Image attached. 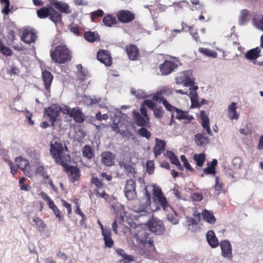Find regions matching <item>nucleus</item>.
Instances as JSON below:
<instances>
[{"label":"nucleus","mask_w":263,"mask_h":263,"mask_svg":"<svg viewBox=\"0 0 263 263\" xmlns=\"http://www.w3.org/2000/svg\"><path fill=\"white\" fill-rule=\"evenodd\" d=\"M260 50L258 47L251 49L247 51L246 58L249 60H256L259 56Z\"/></svg>","instance_id":"473e14b6"},{"label":"nucleus","mask_w":263,"mask_h":263,"mask_svg":"<svg viewBox=\"0 0 263 263\" xmlns=\"http://www.w3.org/2000/svg\"><path fill=\"white\" fill-rule=\"evenodd\" d=\"M64 167V171L67 174L70 182L74 183L80 179L81 173L77 166L69 165L66 162L61 165Z\"/></svg>","instance_id":"423d86ee"},{"label":"nucleus","mask_w":263,"mask_h":263,"mask_svg":"<svg viewBox=\"0 0 263 263\" xmlns=\"http://www.w3.org/2000/svg\"><path fill=\"white\" fill-rule=\"evenodd\" d=\"M200 119L202 121L201 125L203 128L210 135H212V131L210 126V121L208 115L204 110L200 111Z\"/></svg>","instance_id":"aec40b11"},{"label":"nucleus","mask_w":263,"mask_h":263,"mask_svg":"<svg viewBox=\"0 0 263 263\" xmlns=\"http://www.w3.org/2000/svg\"><path fill=\"white\" fill-rule=\"evenodd\" d=\"M66 111V113L68 114L77 123H82L85 120L84 115L79 107H68Z\"/></svg>","instance_id":"1a4fd4ad"},{"label":"nucleus","mask_w":263,"mask_h":263,"mask_svg":"<svg viewBox=\"0 0 263 263\" xmlns=\"http://www.w3.org/2000/svg\"><path fill=\"white\" fill-rule=\"evenodd\" d=\"M147 224L149 231L157 235L162 234L165 230L162 221L156 218H153L149 220Z\"/></svg>","instance_id":"6e6552de"},{"label":"nucleus","mask_w":263,"mask_h":263,"mask_svg":"<svg viewBox=\"0 0 263 263\" xmlns=\"http://www.w3.org/2000/svg\"><path fill=\"white\" fill-rule=\"evenodd\" d=\"M62 111V108L59 105L52 104L44 109V116L51 123V126L53 127L55 122L60 120Z\"/></svg>","instance_id":"20e7f679"},{"label":"nucleus","mask_w":263,"mask_h":263,"mask_svg":"<svg viewBox=\"0 0 263 263\" xmlns=\"http://www.w3.org/2000/svg\"><path fill=\"white\" fill-rule=\"evenodd\" d=\"M33 221L40 231L43 230L46 226L45 222L39 217H34Z\"/></svg>","instance_id":"5fc2aeb1"},{"label":"nucleus","mask_w":263,"mask_h":263,"mask_svg":"<svg viewBox=\"0 0 263 263\" xmlns=\"http://www.w3.org/2000/svg\"><path fill=\"white\" fill-rule=\"evenodd\" d=\"M198 51L203 55L209 57L216 58L217 56V53L216 51L208 48L200 47L198 49Z\"/></svg>","instance_id":"4c0bfd02"},{"label":"nucleus","mask_w":263,"mask_h":263,"mask_svg":"<svg viewBox=\"0 0 263 263\" xmlns=\"http://www.w3.org/2000/svg\"><path fill=\"white\" fill-rule=\"evenodd\" d=\"M175 111L176 112L175 118L178 120H187L191 121L193 119V117L192 116H189L186 111H183L177 108Z\"/></svg>","instance_id":"7c9ffc66"},{"label":"nucleus","mask_w":263,"mask_h":263,"mask_svg":"<svg viewBox=\"0 0 263 263\" xmlns=\"http://www.w3.org/2000/svg\"><path fill=\"white\" fill-rule=\"evenodd\" d=\"M173 92V88L170 86H165L163 87L162 89L157 91V93L156 95L154 96H158L159 98H164V96H168L172 95Z\"/></svg>","instance_id":"2f4dec72"},{"label":"nucleus","mask_w":263,"mask_h":263,"mask_svg":"<svg viewBox=\"0 0 263 263\" xmlns=\"http://www.w3.org/2000/svg\"><path fill=\"white\" fill-rule=\"evenodd\" d=\"M82 156L90 160L95 157V151L91 146L85 145L82 149Z\"/></svg>","instance_id":"393cba45"},{"label":"nucleus","mask_w":263,"mask_h":263,"mask_svg":"<svg viewBox=\"0 0 263 263\" xmlns=\"http://www.w3.org/2000/svg\"><path fill=\"white\" fill-rule=\"evenodd\" d=\"M0 2L2 4L5 5V7L2 10V12L6 15H8L10 12V1L9 0H0Z\"/></svg>","instance_id":"052dcab7"},{"label":"nucleus","mask_w":263,"mask_h":263,"mask_svg":"<svg viewBox=\"0 0 263 263\" xmlns=\"http://www.w3.org/2000/svg\"><path fill=\"white\" fill-rule=\"evenodd\" d=\"M119 22L123 23H128L132 22L135 18V14L131 11L126 10L119 11L116 14Z\"/></svg>","instance_id":"9d476101"},{"label":"nucleus","mask_w":263,"mask_h":263,"mask_svg":"<svg viewBox=\"0 0 263 263\" xmlns=\"http://www.w3.org/2000/svg\"><path fill=\"white\" fill-rule=\"evenodd\" d=\"M193 159L196 162V165L201 167L205 160V155L204 153L195 154L193 156Z\"/></svg>","instance_id":"f704fd0d"},{"label":"nucleus","mask_w":263,"mask_h":263,"mask_svg":"<svg viewBox=\"0 0 263 263\" xmlns=\"http://www.w3.org/2000/svg\"><path fill=\"white\" fill-rule=\"evenodd\" d=\"M177 66V64L172 61L165 60L160 65L159 68L163 74H168Z\"/></svg>","instance_id":"dca6fc26"},{"label":"nucleus","mask_w":263,"mask_h":263,"mask_svg":"<svg viewBox=\"0 0 263 263\" xmlns=\"http://www.w3.org/2000/svg\"><path fill=\"white\" fill-rule=\"evenodd\" d=\"M111 127L112 128V130H114L116 134H120L122 136L126 135V133L128 134H130V132H128V130H120L119 129V126L117 123H113L111 125Z\"/></svg>","instance_id":"8fccbe9b"},{"label":"nucleus","mask_w":263,"mask_h":263,"mask_svg":"<svg viewBox=\"0 0 263 263\" xmlns=\"http://www.w3.org/2000/svg\"><path fill=\"white\" fill-rule=\"evenodd\" d=\"M154 100L152 99V100H145L143 102V105L144 106H146L149 108L151 109L152 110H153L156 108V104L155 102H154Z\"/></svg>","instance_id":"0e129e2a"},{"label":"nucleus","mask_w":263,"mask_h":263,"mask_svg":"<svg viewBox=\"0 0 263 263\" xmlns=\"http://www.w3.org/2000/svg\"><path fill=\"white\" fill-rule=\"evenodd\" d=\"M217 164L216 159H213L210 165L204 168L203 172L205 174H216L215 166Z\"/></svg>","instance_id":"58836bf2"},{"label":"nucleus","mask_w":263,"mask_h":263,"mask_svg":"<svg viewBox=\"0 0 263 263\" xmlns=\"http://www.w3.org/2000/svg\"><path fill=\"white\" fill-rule=\"evenodd\" d=\"M191 100L192 105L194 107H198L200 106L199 101L198 100V95L197 93L193 91L190 92Z\"/></svg>","instance_id":"3c124183"},{"label":"nucleus","mask_w":263,"mask_h":263,"mask_svg":"<svg viewBox=\"0 0 263 263\" xmlns=\"http://www.w3.org/2000/svg\"><path fill=\"white\" fill-rule=\"evenodd\" d=\"M237 104L232 102L228 107V117L231 120H237L239 118V114L237 112Z\"/></svg>","instance_id":"b1692460"},{"label":"nucleus","mask_w":263,"mask_h":263,"mask_svg":"<svg viewBox=\"0 0 263 263\" xmlns=\"http://www.w3.org/2000/svg\"><path fill=\"white\" fill-rule=\"evenodd\" d=\"M36 14L40 18H46L49 17L55 24L62 22V15L55 11L51 4L38 9Z\"/></svg>","instance_id":"f03ea898"},{"label":"nucleus","mask_w":263,"mask_h":263,"mask_svg":"<svg viewBox=\"0 0 263 263\" xmlns=\"http://www.w3.org/2000/svg\"><path fill=\"white\" fill-rule=\"evenodd\" d=\"M138 134L142 137L149 139L152 136L151 133L146 128L141 127L138 130Z\"/></svg>","instance_id":"864d4df0"},{"label":"nucleus","mask_w":263,"mask_h":263,"mask_svg":"<svg viewBox=\"0 0 263 263\" xmlns=\"http://www.w3.org/2000/svg\"><path fill=\"white\" fill-rule=\"evenodd\" d=\"M206 239L211 247L214 248L218 246L219 242L218 239L213 231L210 230L206 234Z\"/></svg>","instance_id":"a878e982"},{"label":"nucleus","mask_w":263,"mask_h":263,"mask_svg":"<svg viewBox=\"0 0 263 263\" xmlns=\"http://www.w3.org/2000/svg\"><path fill=\"white\" fill-rule=\"evenodd\" d=\"M97 59L107 66L112 64V58L109 52L107 50L100 49L97 52Z\"/></svg>","instance_id":"f8f14e48"},{"label":"nucleus","mask_w":263,"mask_h":263,"mask_svg":"<svg viewBox=\"0 0 263 263\" xmlns=\"http://www.w3.org/2000/svg\"><path fill=\"white\" fill-rule=\"evenodd\" d=\"M166 155L170 159L172 164L178 166L180 169L182 168L177 157L174 152L171 151H167L166 153Z\"/></svg>","instance_id":"72a5a7b5"},{"label":"nucleus","mask_w":263,"mask_h":263,"mask_svg":"<svg viewBox=\"0 0 263 263\" xmlns=\"http://www.w3.org/2000/svg\"><path fill=\"white\" fill-rule=\"evenodd\" d=\"M49 208L52 210L55 217L59 219V221H61L63 218V215L61 211L55 204L54 202H53L50 205H49Z\"/></svg>","instance_id":"79ce46f5"},{"label":"nucleus","mask_w":263,"mask_h":263,"mask_svg":"<svg viewBox=\"0 0 263 263\" xmlns=\"http://www.w3.org/2000/svg\"><path fill=\"white\" fill-rule=\"evenodd\" d=\"M172 212L167 215V220L173 224H177L178 223L179 219L178 218V215L175 211L172 209Z\"/></svg>","instance_id":"49530a36"},{"label":"nucleus","mask_w":263,"mask_h":263,"mask_svg":"<svg viewBox=\"0 0 263 263\" xmlns=\"http://www.w3.org/2000/svg\"><path fill=\"white\" fill-rule=\"evenodd\" d=\"M133 120L139 126L144 127L149 123V118H146L136 110L133 111Z\"/></svg>","instance_id":"2eb2a0df"},{"label":"nucleus","mask_w":263,"mask_h":263,"mask_svg":"<svg viewBox=\"0 0 263 263\" xmlns=\"http://www.w3.org/2000/svg\"><path fill=\"white\" fill-rule=\"evenodd\" d=\"M124 193L128 200H133L137 197L136 182L135 180L129 179L126 180Z\"/></svg>","instance_id":"0eeeda50"},{"label":"nucleus","mask_w":263,"mask_h":263,"mask_svg":"<svg viewBox=\"0 0 263 263\" xmlns=\"http://www.w3.org/2000/svg\"><path fill=\"white\" fill-rule=\"evenodd\" d=\"M180 158L182 162L183 163L184 166L186 170L190 171L192 173L195 172V170L191 166L190 164L187 161V158L184 155H181Z\"/></svg>","instance_id":"603ef678"},{"label":"nucleus","mask_w":263,"mask_h":263,"mask_svg":"<svg viewBox=\"0 0 263 263\" xmlns=\"http://www.w3.org/2000/svg\"><path fill=\"white\" fill-rule=\"evenodd\" d=\"M140 242L142 245L148 243L154 248V246L153 245L154 241L152 235L149 233L145 232L141 236Z\"/></svg>","instance_id":"c9c22d12"},{"label":"nucleus","mask_w":263,"mask_h":263,"mask_svg":"<svg viewBox=\"0 0 263 263\" xmlns=\"http://www.w3.org/2000/svg\"><path fill=\"white\" fill-rule=\"evenodd\" d=\"M254 25L263 31V15H259L253 18Z\"/></svg>","instance_id":"37998d69"},{"label":"nucleus","mask_w":263,"mask_h":263,"mask_svg":"<svg viewBox=\"0 0 263 263\" xmlns=\"http://www.w3.org/2000/svg\"><path fill=\"white\" fill-rule=\"evenodd\" d=\"M195 141L198 146H203L208 143V137L204 136L202 134L197 133L195 136Z\"/></svg>","instance_id":"c756f323"},{"label":"nucleus","mask_w":263,"mask_h":263,"mask_svg":"<svg viewBox=\"0 0 263 263\" xmlns=\"http://www.w3.org/2000/svg\"><path fill=\"white\" fill-rule=\"evenodd\" d=\"M50 57L55 63L64 64L71 60V53L66 45H59L50 50Z\"/></svg>","instance_id":"f257e3e1"},{"label":"nucleus","mask_w":263,"mask_h":263,"mask_svg":"<svg viewBox=\"0 0 263 263\" xmlns=\"http://www.w3.org/2000/svg\"><path fill=\"white\" fill-rule=\"evenodd\" d=\"M34 173L36 175L43 177L46 173V168L43 165H37L35 170Z\"/></svg>","instance_id":"13d9d810"},{"label":"nucleus","mask_w":263,"mask_h":263,"mask_svg":"<svg viewBox=\"0 0 263 263\" xmlns=\"http://www.w3.org/2000/svg\"><path fill=\"white\" fill-rule=\"evenodd\" d=\"M133 94L135 95L138 99H144L148 97V96L146 92L142 90H138L136 91L134 90H132Z\"/></svg>","instance_id":"680f3d73"},{"label":"nucleus","mask_w":263,"mask_h":263,"mask_svg":"<svg viewBox=\"0 0 263 263\" xmlns=\"http://www.w3.org/2000/svg\"><path fill=\"white\" fill-rule=\"evenodd\" d=\"M102 22L105 26L109 27H112L114 25H116L118 23L115 16L111 14L105 15L103 18Z\"/></svg>","instance_id":"cd10ccee"},{"label":"nucleus","mask_w":263,"mask_h":263,"mask_svg":"<svg viewBox=\"0 0 263 263\" xmlns=\"http://www.w3.org/2000/svg\"><path fill=\"white\" fill-rule=\"evenodd\" d=\"M126 51L128 58L131 60H136L139 54V50L135 45H127L126 46Z\"/></svg>","instance_id":"412c9836"},{"label":"nucleus","mask_w":263,"mask_h":263,"mask_svg":"<svg viewBox=\"0 0 263 263\" xmlns=\"http://www.w3.org/2000/svg\"><path fill=\"white\" fill-rule=\"evenodd\" d=\"M220 246L223 256L224 257L231 258L232 247L230 242L228 240H222L220 243Z\"/></svg>","instance_id":"f3484780"},{"label":"nucleus","mask_w":263,"mask_h":263,"mask_svg":"<svg viewBox=\"0 0 263 263\" xmlns=\"http://www.w3.org/2000/svg\"><path fill=\"white\" fill-rule=\"evenodd\" d=\"M189 31L191 35L197 42H200V39L199 38L198 31L196 29H195L193 26H190L189 28Z\"/></svg>","instance_id":"4d7b16f0"},{"label":"nucleus","mask_w":263,"mask_h":263,"mask_svg":"<svg viewBox=\"0 0 263 263\" xmlns=\"http://www.w3.org/2000/svg\"><path fill=\"white\" fill-rule=\"evenodd\" d=\"M104 15V11L101 9H98L97 11L92 12L90 13L91 21L96 22V20Z\"/></svg>","instance_id":"09e8293b"},{"label":"nucleus","mask_w":263,"mask_h":263,"mask_svg":"<svg viewBox=\"0 0 263 263\" xmlns=\"http://www.w3.org/2000/svg\"><path fill=\"white\" fill-rule=\"evenodd\" d=\"M42 78L44 83L45 95L49 96L50 93V87L53 79V76L51 73L47 70L42 71Z\"/></svg>","instance_id":"9b49d317"},{"label":"nucleus","mask_w":263,"mask_h":263,"mask_svg":"<svg viewBox=\"0 0 263 263\" xmlns=\"http://www.w3.org/2000/svg\"><path fill=\"white\" fill-rule=\"evenodd\" d=\"M50 153L57 163L61 165L65 162L64 160H66V155L64 154L62 143L55 142L54 144H51Z\"/></svg>","instance_id":"39448f33"},{"label":"nucleus","mask_w":263,"mask_h":263,"mask_svg":"<svg viewBox=\"0 0 263 263\" xmlns=\"http://www.w3.org/2000/svg\"><path fill=\"white\" fill-rule=\"evenodd\" d=\"M249 11L247 9L242 10L239 17V24L243 25L245 23L249 20Z\"/></svg>","instance_id":"ea45409f"},{"label":"nucleus","mask_w":263,"mask_h":263,"mask_svg":"<svg viewBox=\"0 0 263 263\" xmlns=\"http://www.w3.org/2000/svg\"><path fill=\"white\" fill-rule=\"evenodd\" d=\"M223 186V183L220 181L219 178L218 176H216V183L214 185L215 190L218 191H222Z\"/></svg>","instance_id":"774afa93"},{"label":"nucleus","mask_w":263,"mask_h":263,"mask_svg":"<svg viewBox=\"0 0 263 263\" xmlns=\"http://www.w3.org/2000/svg\"><path fill=\"white\" fill-rule=\"evenodd\" d=\"M153 200L157 203L156 210H160L161 208L165 211L172 210L171 206L167 201L166 198L163 195L162 190L159 187H154L153 190Z\"/></svg>","instance_id":"7ed1b4c3"},{"label":"nucleus","mask_w":263,"mask_h":263,"mask_svg":"<svg viewBox=\"0 0 263 263\" xmlns=\"http://www.w3.org/2000/svg\"><path fill=\"white\" fill-rule=\"evenodd\" d=\"M40 196L42 197V198L46 201H47V204L49 205H50L52 203H53L54 201L49 197V196L44 192L42 191L40 194Z\"/></svg>","instance_id":"338daca9"},{"label":"nucleus","mask_w":263,"mask_h":263,"mask_svg":"<svg viewBox=\"0 0 263 263\" xmlns=\"http://www.w3.org/2000/svg\"><path fill=\"white\" fill-rule=\"evenodd\" d=\"M15 162L17 165V167L21 170L25 168L26 166L29 164V162L27 160L23 159L22 157H17L15 159Z\"/></svg>","instance_id":"a18cd8bd"},{"label":"nucleus","mask_w":263,"mask_h":263,"mask_svg":"<svg viewBox=\"0 0 263 263\" xmlns=\"http://www.w3.org/2000/svg\"><path fill=\"white\" fill-rule=\"evenodd\" d=\"M89 77L87 70H82L78 71L77 74V80L79 81V83L82 84V83Z\"/></svg>","instance_id":"c03bdc74"},{"label":"nucleus","mask_w":263,"mask_h":263,"mask_svg":"<svg viewBox=\"0 0 263 263\" xmlns=\"http://www.w3.org/2000/svg\"><path fill=\"white\" fill-rule=\"evenodd\" d=\"M156 144L154 147L153 152L156 157L160 155L163 153L166 146V143L164 140L157 138L155 139Z\"/></svg>","instance_id":"a211bd4d"},{"label":"nucleus","mask_w":263,"mask_h":263,"mask_svg":"<svg viewBox=\"0 0 263 263\" xmlns=\"http://www.w3.org/2000/svg\"><path fill=\"white\" fill-rule=\"evenodd\" d=\"M174 7L176 10L179 11L181 9L188 8L190 7V4L188 2L182 1L177 3H174Z\"/></svg>","instance_id":"de8ad7c7"},{"label":"nucleus","mask_w":263,"mask_h":263,"mask_svg":"<svg viewBox=\"0 0 263 263\" xmlns=\"http://www.w3.org/2000/svg\"><path fill=\"white\" fill-rule=\"evenodd\" d=\"M51 4L61 13L65 14L71 13V10L69 8V5L66 3L61 1H54L53 2H51Z\"/></svg>","instance_id":"6ab92c4d"},{"label":"nucleus","mask_w":263,"mask_h":263,"mask_svg":"<svg viewBox=\"0 0 263 263\" xmlns=\"http://www.w3.org/2000/svg\"><path fill=\"white\" fill-rule=\"evenodd\" d=\"M154 115L157 118H162L163 117L164 110L162 107H156L153 110Z\"/></svg>","instance_id":"bf43d9fd"},{"label":"nucleus","mask_w":263,"mask_h":263,"mask_svg":"<svg viewBox=\"0 0 263 263\" xmlns=\"http://www.w3.org/2000/svg\"><path fill=\"white\" fill-rule=\"evenodd\" d=\"M42 178L44 184H49L54 192L58 191V188L54 185L52 179L47 173Z\"/></svg>","instance_id":"a19ab883"},{"label":"nucleus","mask_w":263,"mask_h":263,"mask_svg":"<svg viewBox=\"0 0 263 263\" xmlns=\"http://www.w3.org/2000/svg\"><path fill=\"white\" fill-rule=\"evenodd\" d=\"M84 38L90 43L95 42H99L100 41V36L97 32L87 31L84 33Z\"/></svg>","instance_id":"4be33fe9"},{"label":"nucleus","mask_w":263,"mask_h":263,"mask_svg":"<svg viewBox=\"0 0 263 263\" xmlns=\"http://www.w3.org/2000/svg\"><path fill=\"white\" fill-rule=\"evenodd\" d=\"M37 39V35L35 32L30 29H25L22 33L21 35V41L27 43L31 44L34 43Z\"/></svg>","instance_id":"4468645a"},{"label":"nucleus","mask_w":263,"mask_h":263,"mask_svg":"<svg viewBox=\"0 0 263 263\" xmlns=\"http://www.w3.org/2000/svg\"><path fill=\"white\" fill-rule=\"evenodd\" d=\"M154 162L152 160H148L146 163V171L149 174H151L154 171Z\"/></svg>","instance_id":"e2e57ef3"},{"label":"nucleus","mask_w":263,"mask_h":263,"mask_svg":"<svg viewBox=\"0 0 263 263\" xmlns=\"http://www.w3.org/2000/svg\"><path fill=\"white\" fill-rule=\"evenodd\" d=\"M91 183L95 185L96 189H98V190L103 185L102 182L100 181L97 177H93L91 179Z\"/></svg>","instance_id":"69168bd1"},{"label":"nucleus","mask_w":263,"mask_h":263,"mask_svg":"<svg viewBox=\"0 0 263 263\" xmlns=\"http://www.w3.org/2000/svg\"><path fill=\"white\" fill-rule=\"evenodd\" d=\"M158 96H153V100L157 102L160 103L162 102L163 105L166 108V109L169 111L170 112H174L176 109V107L172 105L164 98H159Z\"/></svg>","instance_id":"5701e85b"},{"label":"nucleus","mask_w":263,"mask_h":263,"mask_svg":"<svg viewBox=\"0 0 263 263\" xmlns=\"http://www.w3.org/2000/svg\"><path fill=\"white\" fill-rule=\"evenodd\" d=\"M176 83L177 84H182L183 83L184 86L186 87H191L193 86L194 89L196 90L198 88L197 86H194V82L192 80H191L189 77L186 78L185 77L184 79L183 80L182 78H177L176 79Z\"/></svg>","instance_id":"e433bc0d"},{"label":"nucleus","mask_w":263,"mask_h":263,"mask_svg":"<svg viewBox=\"0 0 263 263\" xmlns=\"http://www.w3.org/2000/svg\"><path fill=\"white\" fill-rule=\"evenodd\" d=\"M111 231L110 230H105L104 233L102 234L103 239L105 242V245L109 248H111L114 245V241L111 237Z\"/></svg>","instance_id":"c85d7f7f"},{"label":"nucleus","mask_w":263,"mask_h":263,"mask_svg":"<svg viewBox=\"0 0 263 263\" xmlns=\"http://www.w3.org/2000/svg\"><path fill=\"white\" fill-rule=\"evenodd\" d=\"M101 162L102 164L107 166L114 165L116 157L112 153L109 151L103 152L101 154Z\"/></svg>","instance_id":"ddd939ff"},{"label":"nucleus","mask_w":263,"mask_h":263,"mask_svg":"<svg viewBox=\"0 0 263 263\" xmlns=\"http://www.w3.org/2000/svg\"><path fill=\"white\" fill-rule=\"evenodd\" d=\"M202 215L203 219L210 224H214L216 221V218L213 213L206 209L203 210Z\"/></svg>","instance_id":"bb28decb"},{"label":"nucleus","mask_w":263,"mask_h":263,"mask_svg":"<svg viewBox=\"0 0 263 263\" xmlns=\"http://www.w3.org/2000/svg\"><path fill=\"white\" fill-rule=\"evenodd\" d=\"M117 252L123 258H125V259H127V261H132L134 260V256L130 255L127 254L123 249H119L117 250Z\"/></svg>","instance_id":"6e6d98bb"}]
</instances>
